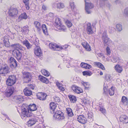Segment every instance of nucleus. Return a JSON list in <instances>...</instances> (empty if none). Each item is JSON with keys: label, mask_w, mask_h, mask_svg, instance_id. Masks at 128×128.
I'll list each match as a JSON object with an SVG mask.
<instances>
[{"label": "nucleus", "mask_w": 128, "mask_h": 128, "mask_svg": "<svg viewBox=\"0 0 128 128\" xmlns=\"http://www.w3.org/2000/svg\"><path fill=\"white\" fill-rule=\"evenodd\" d=\"M36 105L34 104H30L28 106V108H24L23 109H22V112L20 114L22 118L25 120L27 118L32 116V114L29 112V110L31 111H34L36 110Z\"/></svg>", "instance_id": "f257e3e1"}, {"label": "nucleus", "mask_w": 128, "mask_h": 128, "mask_svg": "<svg viewBox=\"0 0 128 128\" xmlns=\"http://www.w3.org/2000/svg\"><path fill=\"white\" fill-rule=\"evenodd\" d=\"M84 1L86 12L88 14H90L92 12L91 9L94 8V5L88 0H84Z\"/></svg>", "instance_id": "f03ea898"}, {"label": "nucleus", "mask_w": 128, "mask_h": 128, "mask_svg": "<svg viewBox=\"0 0 128 128\" xmlns=\"http://www.w3.org/2000/svg\"><path fill=\"white\" fill-rule=\"evenodd\" d=\"M16 80V77L15 76H10L6 80V84L7 86H11L15 84Z\"/></svg>", "instance_id": "7ed1b4c3"}, {"label": "nucleus", "mask_w": 128, "mask_h": 128, "mask_svg": "<svg viewBox=\"0 0 128 128\" xmlns=\"http://www.w3.org/2000/svg\"><path fill=\"white\" fill-rule=\"evenodd\" d=\"M54 118L55 119L58 120H62L64 119V116L63 113L60 111L58 110L55 112Z\"/></svg>", "instance_id": "20e7f679"}, {"label": "nucleus", "mask_w": 128, "mask_h": 128, "mask_svg": "<svg viewBox=\"0 0 128 128\" xmlns=\"http://www.w3.org/2000/svg\"><path fill=\"white\" fill-rule=\"evenodd\" d=\"M18 13V11L16 8L11 7L8 12L9 15L11 17L16 16Z\"/></svg>", "instance_id": "39448f33"}, {"label": "nucleus", "mask_w": 128, "mask_h": 128, "mask_svg": "<svg viewBox=\"0 0 128 128\" xmlns=\"http://www.w3.org/2000/svg\"><path fill=\"white\" fill-rule=\"evenodd\" d=\"M24 80L26 82H28L31 81V75L28 72H24L23 73Z\"/></svg>", "instance_id": "423d86ee"}, {"label": "nucleus", "mask_w": 128, "mask_h": 128, "mask_svg": "<svg viewBox=\"0 0 128 128\" xmlns=\"http://www.w3.org/2000/svg\"><path fill=\"white\" fill-rule=\"evenodd\" d=\"M14 90V88L13 86L8 87L6 89L5 92L6 96L9 97L12 95Z\"/></svg>", "instance_id": "0eeeda50"}, {"label": "nucleus", "mask_w": 128, "mask_h": 128, "mask_svg": "<svg viewBox=\"0 0 128 128\" xmlns=\"http://www.w3.org/2000/svg\"><path fill=\"white\" fill-rule=\"evenodd\" d=\"M50 48L53 50L60 51L62 48L58 46L57 44L52 43H50L49 45Z\"/></svg>", "instance_id": "6e6552de"}, {"label": "nucleus", "mask_w": 128, "mask_h": 128, "mask_svg": "<svg viewBox=\"0 0 128 128\" xmlns=\"http://www.w3.org/2000/svg\"><path fill=\"white\" fill-rule=\"evenodd\" d=\"M11 47L12 48L14 49V50H18L23 51L24 48L19 44H16L11 45Z\"/></svg>", "instance_id": "1a4fd4ad"}, {"label": "nucleus", "mask_w": 128, "mask_h": 128, "mask_svg": "<svg viewBox=\"0 0 128 128\" xmlns=\"http://www.w3.org/2000/svg\"><path fill=\"white\" fill-rule=\"evenodd\" d=\"M22 51L18 50H13L12 54L18 60L20 59L22 56Z\"/></svg>", "instance_id": "9d476101"}, {"label": "nucleus", "mask_w": 128, "mask_h": 128, "mask_svg": "<svg viewBox=\"0 0 128 128\" xmlns=\"http://www.w3.org/2000/svg\"><path fill=\"white\" fill-rule=\"evenodd\" d=\"M119 120L123 124L128 123V117L125 115H121L119 118Z\"/></svg>", "instance_id": "9b49d317"}, {"label": "nucleus", "mask_w": 128, "mask_h": 128, "mask_svg": "<svg viewBox=\"0 0 128 128\" xmlns=\"http://www.w3.org/2000/svg\"><path fill=\"white\" fill-rule=\"evenodd\" d=\"M77 120L80 123L85 124L86 122V119L84 115H80L78 116Z\"/></svg>", "instance_id": "f8f14e48"}, {"label": "nucleus", "mask_w": 128, "mask_h": 128, "mask_svg": "<svg viewBox=\"0 0 128 128\" xmlns=\"http://www.w3.org/2000/svg\"><path fill=\"white\" fill-rule=\"evenodd\" d=\"M72 89L74 92L79 94L82 92V90L80 88L76 85H73L72 87Z\"/></svg>", "instance_id": "ddd939ff"}, {"label": "nucleus", "mask_w": 128, "mask_h": 128, "mask_svg": "<svg viewBox=\"0 0 128 128\" xmlns=\"http://www.w3.org/2000/svg\"><path fill=\"white\" fill-rule=\"evenodd\" d=\"M36 96L38 98L41 100H44L46 99L47 95L44 93L40 92L36 94Z\"/></svg>", "instance_id": "4468645a"}, {"label": "nucleus", "mask_w": 128, "mask_h": 128, "mask_svg": "<svg viewBox=\"0 0 128 128\" xmlns=\"http://www.w3.org/2000/svg\"><path fill=\"white\" fill-rule=\"evenodd\" d=\"M9 72L8 67L7 66L2 67L0 68V74H1L4 76Z\"/></svg>", "instance_id": "2eb2a0df"}, {"label": "nucleus", "mask_w": 128, "mask_h": 128, "mask_svg": "<svg viewBox=\"0 0 128 128\" xmlns=\"http://www.w3.org/2000/svg\"><path fill=\"white\" fill-rule=\"evenodd\" d=\"M9 61L10 64V66L15 68L17 66V62L13 58L10 57L9 60Z\"/></svg>", "instance_id": "dca6fc26"}, {"label": "nucleus", "mask_w": 128, "mask_h": 128, "mask_svg": "<svg viewBox=\"0 0 128 128\" xmlns=\"http://www.w3.org/2000/svg\"><path fill=\"white\" fill-rule=\"evenodd\" d=\"M34 52L35 54L37 56H39L42 54L41 49L40 47L38 46L36 47L34 49Z\"/></svg>", "instance_id": "f3484780"}, {"label": "nucleus", "mask_w": 128, "mask_h": 128, "mask_svg": "<svg viewBox=\"0 0 128 128\" xmlns=\"http://www.w3.org/2000/svg\"><path fill=\"white\" fill-rule=\"evenodd\" d=\"M87 32L88 34H92L94 33L93 30L90 23H88L87 24Z\"/></svg>", "instance_id": "a211bd4d"}, {"label": "nucleus", "mask_w": 128, "mask_h": 128, "mask_svg": "<svg viewBox=\"0 0 128 128\" xmlns=\"http://www.w3.org/2000/svg\"><path fill=\"white\" fill-rule=\"evenodd\" d=\"M37 122L36 119L32 118L30 119L27 123L28 126H30L34 125Z\"/></svg>", "instance_id": "6ab92c4d"}, {"label": "nucleus", "mask_w": 128, "mask_h": 128, "mask_svg": "<svg viewBox=\"0 0 128 128\" xmlns=\"http://www.w3.org/2000/svg\"><path fill=\"white\" fill-rule=\"evenodd\" d=\"M82 44L83 47L87 50L90 51L91 50V47L86 42L82 43Z\"/></svg>", "instance_id": "aec40b11"}, {"label": "nucleus", "mask_w": 128, "mask_h": 128, "mask_svg": "<svg viewBox=\"0 0 128 128\" xmlns=\"http://www.w3.org/2000/svg\"><path fill=\"white\" fill-rule=\"evenodd\" d=\"M114 68L116 71L118 73H121L123 69L122 66L118 64H116Z\"/></svg>", "instance_id": "412c9836"}, {"label": "nucleus", "mask_w": 128, "mask_h": 128, "mask_svg": "<svg viewBox=\"0 0 128 128\" xmlns=\"http://www.w3.org/2000/svg\"><path fill=\"white\" fill-rule=\"evenodd\" d=\"M105 46L109 45L112 42L111 40L108 37L106 38L102 39Z\"/></svg>", "instance_id": "4be33fe9"}, {"label": "nucleus", "mask_w": 128, "mask_h": 128, "mask_svg": "<svg viewBox=\"0 0 128 128\" xmlns=\"http://www.w3.org/2000/svg\"><path fill=\"white\" fill-rule=\"evenodd\" d=\"M56 7L58 10H60V9L64 8L65 7L64 4L61 2H58L55 4Z\"/></svg>", "instance_id": "5701e85b"}, {"label": "nucleus", "mask_w": 128, "mask_h": 128, "mask_svg": "<svg viewBox=\"0 0 128 128\" xmlns=\"http://www.w3.org/2000/svg\"><path fill=\"white\" fill-rule=\"evenodd\" d=\"M100 5L101 7H103L104 6L106 3V5L109 7L110 6V4L108 3L107 1V0H100Z\"/></svg>", "instance_id": "b1692460"}, {"label": "nucleus", "mask_w": 128, "mask_h": 128, "mask_svg": "<svg viewBox=\"0 0 128 128\" xmlns=\"http://www.w3.org/2000/svg\"><path fill=\"white\" fill-rule=\"evenodd\" d=\"M27 18V15L25 12H24L21 14L19 16L18 21H20L22 19H26Z\"/></svg>", "instance_id": "393cba45"}, {"label": "nucleus", "mask_w": 128, "mask_h": 128, "mask_svg": "<svg viewBox=\"0 0 128 128\" xmlns=\"http://www.w3.org/2000/svg\"><path fill=\"white\" fill-rule=\"evenodd\" d=\"M24 94L27 96H30L32 94V91L27 88L24 90Z\"/></svg>", "instance_id": "a878e982"}, {"label": "nucleus", "mask_w": 128, "mask_h": 128, "mask_svg": "<svg viewBox=\"0 0 128 128\" xmlns=\"http://www.w3.org/2000/svg\"><path fill=\"white\" fill-rule=\"evenodd\" d=\"M56 27L58 30H60V31L65 32L66 31V27L61 24L60 25H58V26H57Z\"/></svg>", "instance_id": "bb28decb"}, {"label": "nucleus", "mask_w": 128, "mask_h": 128, "mask_svg": "<svg viewBox=\"0 0 128 128\" xmlns=\"http://www.w3.org/2000/svg\"><path fill=\"white\" fill-rule=\"evenodd\" d=\"M3 41L5 46L6 47H8L10 46V43L9 42L7 36H5L4 38Z\"/></svg>", "instance_id": "cd10ccee"}, {"label": "nucleus", "mask_w": 128, "mask_h": 128, "mask_svg": "<svg viewBox=\"0 0 128 128\" xmlns=\"http://www.w3.org/2000/svg\"><path fill=\"white\" fill-rule=\"evenodd\" d=\"M121 103L124 105H127L128 103V101L127 98L125 96H123L122 98Z\"/></svg>", "instance_id": "c85d7f7f"}, {"label": "nucleus", "mask_w": 128, "mask_h": 128, "mask_svg": "<svg viewBox=\"0 0 128 128\" xmlns=\"http://www.w3.org/2000/svg\"><path fill=\"white\" fill-rule=\"evenodd\" d=\"M39 80L43 82L48 84V79L44 77L40 76H39Z\"/></svg>", "instance_id": "c756f323"}, {"label": "nucleus", "mask_w": 128, "mask_h": 128, "mask_svg": "<svg viewBox=\"0 0 128 128\" xmlns=\"http://www.w3.org/2000/svg\"><path fill=\"white\" fill-rule=\"evenodd\" d=\"M96 66H98L103 70H104L105 68L103 64L100 62H96L94 63Z\"/></svg>", "instance_id": "7c9ffc66"}, {"label": "nucleus", "mask_w": 128, "mask_h": 128, "mask_svg": "<svg viewBox=\"0 0 128 128\" xmlns=\"http://www.w3.org/2000/svg\"><path fill=\"white\" fill-rule=\"evenodd\" d=\"M23 44L25 45L28 49H30L32 47V45L27 40H25L22 42Z\"/></svg>", "instance_id": "2f4dec72"}, {"label": "nucleus", "mask_w": 128, "mask_h": 128, "mask_svg": "<svg viewBox=\"0 0 128 128\" xmlns=\"http://www.w3.org/2000/svg\"><path fill=\"white\" fill-rule=\"evenodd\" d=\"M68 96L70 102L72 103H74L76 102V99L75 96L72 95H69Z\"/></svg>", "instance_id": "473e14b6"}, {"label": "nucleus", "mask_w": 128, "mask_h": 128, "mask_svg": "<svg viewBox=\"0 0 128 128\" xmlns=\"http://www.w3.org/2000/svg\"><path fill=\"white\" fill-rule=\"evenodd\" d=\"M34 24L36 27L37 28L38 30L40 31L42 28V26L40 23L37 21H36L34 22Z\"/></svg>", "instance_id": "72a5a7b5"}, {"label": "nucleus", "mask_w": 128, "mask_h": 128, "mask_svg": "<svg viewBox=\"0 0 128 128\" xmlns=\"http://www.w3.org/2000/svg\"><path fill=\"white\" fill-rule=\"evenodd\" d=\"M80 65L82 67L87 69H89L92 67L90 65L86 63H82L80 64Z\"/></svg>", "instance_id": "f704fd0d"}, {"label": "nucleus", "mask_w": 128, "mask_h": 128, "mask_svg": "<svg viewBox=\"0 0 128 128\" xmlns=\"http://www.w3.org/2000/svg\"><path fill=\"white\" fill-rule=\"evenodd\" d=\"M56 85L59 89L61 91H64L65 90V88L63 87V85L58 82H56Z\"/></svg>", "instance_id": "c9c22d12"}, {"label": "nucleus", "mask_w": 128, "mask_h": 128, "mask_svg": "<svg viewBox=\"0 0 128 128\" xmlns=\"http://www.w3.org/2000/svg\"><path fill=\"white\" fill-rule=\"evenodd\" d=\"M50 108L54 112L57 106L56 104L54 102H52L50 103Z\"/></svg>", "instance_id": "e433bc0d"}, {"label": "nucleus", "mask_w": 128, "mask_h": 128, "mask_svg": "<svg viewBox=\"0 0 128 128\" xmlns=\"http://www.w3.org/2000/svg\"><path fill=\"white\" fill-rule=\"evenodd\" d=\"M42 28L43 33L46 35H48V33L47 30V28L46 25L44 24H43L42 26Z\"/></svg>", "instance_id": "4c0bfd02"}, {"label": "nucleus", "mask_w": 128, "mask_h": 128, "mask_svg": "<svg viewBox=\"0 0 128 128\" xmlns=\"http://www.w3.org/2000/svg\"><path fill=\"white\" fill-rule=\"evenodd\" d=\"M66 110L67 114L68 116H72L73 115V114L72 110L69 108H67Z\"/></svg>", "instance_id": "58836bf2"}, {"label": "nucleus", "mask_w": 128, "mask_h": 128, "mask_svg": "<svg viewBox=\"0 0 128 128\" xmlns=\"http://www.w3.org/2000/svg\"><path fill=\"white\" fill-rule=\"evenodd\" d=\"M114 88L113 86L110 88L108 91L109 94L111 96L114 95Z\"/></svg>", "instance_id": "ea45409f"}, {"label": "nucleus", "mask_w": 128, "mask_h": 128, "mask_svg": "<svg viewBox=\"0 0 128 128\" xmlns=\"http://www.w3.org/2000/svg\"><path fill=\"white\" fill-rule=\"evenodd\" d=\"M42 74L46 76H49L50 75V73L47 70H42L41 71Z\"/></svg>", "instance_id": "a19ab883"}, {"label": "nucleus", "mask_w": 128, "mask_h": 128, "mask_svg": "<svg viewBox=\"0 0 128 128\" xmlns=\"http://www.w3.org/2000/svg\"><path fill=\"white\" fill-rule=\"evenodd\" d=\"M23 33H24L25 34H27L29 31L28 26H24L23 28Z\"/></svg>", "instance_id": "79ce46f5"}, {"label": "nucleus", "mask_w": 128, "mask_h": 128, "mask_svg": "<svg viewBox=\"0 0 128 128\" xmlns=\"http://www.w3.org/2000/svg\"><path fill=\"white\" fill-rule=\"evenodd\" d=\"M116 28L118 31L120 32L122 30V26L120 24H117L116 25Z\"/></svg>", "instance_id": "37998d69"}, {"label": "nucleus", "mask_w": 128, "mask_h": 128, "mask_svg": "<svg viewBox=\"0 0 128 128\" xmlns=\"http://www.w3.org/2000/svg\"><path fill=\"white\" fill-rule=\"evenodd\" d=\"M14 98L15 99L17 100V102H21L23 100L22 97L20 96H16L14 97Z\"/></svg>", "instance_id": "c03bdc74"}, {"label": "nucleus", "mask_w": 128, "mask_h": 128, "mask_svg": "<svg viewBox=\"0 0 128 128\" xmlns=\"http://www.w3.org/2000/svg\"><path fill=\"white\" fill-rule=\"evenodd\" d=\"M23 2L26 6V9L28 10L29 9L30 7L28 6L29 4V0H23Z\"/></svg>", "instance_id": "a18cd8bd"}, {"label": "nucleus", "mask_w": 128, "mask_h": 128, "mask_svg": "<svg viewBox=\"0 0 128 128\" xmlns=\"http://www.w3.org/2000/svg\"><path fill=\"white\" fill-rule=\"evenodd\" d=\"M84 76L87 75L90 76L92 74V73L90 71H84L82 72Z\"/></svg>", "instance_id": "49530a36"}, {"label": "nucleus", "mask_w": 128, "mask_h": 128, "mask_svg": "<svg viewBox=\"0 0 128 128\" xmlns=\"http://www.w3.org/2000/svg\"><path fill=\"white\" fill-rule=\"evenodd\" d=\"M32 42L36 46H38V45L39 44V41L37 38H35L33 40H32Z\"/></svg>", "instance_id": "de8ad7c7"}, {"label": "nucleus", "mask_w": 128, "mask_h": 128, "mask_svg": "<svg viewBox=\"0 0 128 128\" xmlns=\"http://www.w3.org/2000/svg\"><path fill=\"white\" fill-rule=\"evenodd\" d=\"M55 23L56 24V26H58V25H60L61 24V22L60 21V18H56L55 21Z\"/></svg>", "instance_id": "09e8293b"}, {"label": "nucleus", "mask_w": 128, "mask_h": 128, "mask_svg": "<svg viewBox=\"0 0 128 128\" xmlns=\"http://www.w3.org/2000/svg\"><path fill=\"white\" fill-rule=\"evenodd\" d=\"M102 39L106 38H108V35L107 32L106 30L104 31L102 35Z\"/></svg>", "instance_id": "8fccbe9b"}, {"label": "nucleus", "mask_w": 128, "mask_h": 128, "mask_svg": "<svg viewBox=\"0 0 128 128\" xmlns=\"http://www.w3.org/2000/svg\"><path fill=\"white\" fill-rule=\"evenodd\" d=\"M66 24L68 28L71 27L72 25V22L68 20H67L66 21Z\"/></svg>", "instance_id": "3c124183"}, {"label": "nucleus", "mask_w": 128, "mask_h": 128, "mask_svg": "<svg viewBox=\"0 0 128 128\" xmlns=\"http://www.w3.org/2000/svg\"><path fill=\"white\" fill-rule=\"evenodd\" d=\"M88 118L90 119H92L93 118V113L91 112H88Z\"/></svg>", "instance_id": "603ef678"}, {"label": "nucleus", "mask_w": 128, "mask_h": 128, "mask_svg": "<svg viewBox=\"0 0 128 128\" xmlns=\"http://www.w3.org/2000/svg\"><path fill=\"white\" fill-rule=\"evenodd\" d=\"M114 30V28L112 26H109L108 28V31L110 33H112Z\"/></svg>", "instance_id": "864d4df0"}, {"label": "nucleus", "mask_w": 128, "mask_h": 128, "mask_svg": "<svg viewBox=\"0 0 128 128\" xmlns=\"http://www.w3.org/2000/svg\"><path fill=\"white\" fill-rule=\"evenodd\" d=\"M119 58L118 57H114L113 58H112V61L114 62H117L119 60Z\"/></svg>", "instance_id": "5fc2aeb1"}, {"label": "nucleus", "mask_w": 128, "mask_h": 128, "mask_svg": "<svg viewBox=\"0 0 128 128\" xmlns=\"http://www.w3.org/2000/svg\"><path fill=\"white\" fill-rule=\"evenodd\" d=\"M106 50L107 52V54L108 55H110L111 52V50L110 48L108 47L107 46L106 48Z\"/></svg>", "instance_id": "6e6d98bb"}, {"label": "nucleus", "mask_w": 128, "mask_h": 128, "mask_svg": "<svg viewBox=\"0 0 128 128\" xmlns=\"http://www.w3.org/2000/svg\"><path fill=\"white\" fill-rule=\"evenodd\" d=\"M70 6L72 10H74L75 7L74 3L73 2H70Z\"/></svg>", "instance_id": "4d7b16f0"}, {"label": "nucleus", "mask_w": 128, "mask_h": 128, "mask_svg": "<svg viewBox=\"0 0 128 128\" xmlns=\"http://www.w3.org/2000/svg\"><path fill=\"white\" fill-rule=\"evenodd\" d=\"M7 30L8 31V33L9 34H12L14 36L16 34L13 31L11 30L10 29H7Z\"/></svg>", "instance_id": "13d9d810"}, {"label": "nucleus", "mask_w": 128, "mask_h": 128, "mask_svg": "<svg viewBox=\"0 0 128 128\" xmlns=\"http://www.w3.org/2000/svg\"><path fill=\"white\" fill-rule=\"evenodd\" d=\"M100 110L104 114L106 112L105 109L103 108H100Z\"/></svg>", "instance_id": "bf43d9fd"}, {"label": "nucleus", "mask_w": 128, "mask_h": 128, "mask_svg": "<svg viewBox=\"0 0 128 128\" xmlns=\"http://www.w3.org/2000/svg\"><path fill=\"white\" fill-rule=\"evenodd\" d=\"M69 46V45H68L67 44H65L64 46H60V47H61L62 48L61 49V50L62 49L65 50Z\"/></svg>", "instance_id": "052dcab7"}, {"label": "nucleus", "mask_w": 128, "mask_h": 128, "mask_svg": "<svg viewBox=\"0 0 128 128\" xmlns=\"http://www.w3.org/2000/svg\"><path fill=\"white\" fill-rule=\"evenodd\" d=\"M124 14L126 16H128V8H126L125 9Z\"/></svg>", "instance_id": "680f3d73"}, {"label": "nucleus", "mask_w": 128, "mask_h": 128, "mask_svg": "<svg viewBox=\"0 0 128 128\" xmlns=\"http://www.w3.org/2000/svg\"><path fill=\"white\" fill-rule=\"evenodd\" d=\"M106 78L108 81H109L111 78V76L110 75L106 74Z\"/></svg>", "instance_id": "e2e57ef3"}, {"label": "nucleus", "mask_w": 128, "mask_h": 128, "mask_svg": "<svg viewBox=\"0 0 128 128\" xmlns=\"http://www.w3.org/2000/svg\"><path fill=\"white\" fill-rule=\"evenodd\" d=\"M121 1L120 0H116L114 2V3L116 4H119L120 3Z\"/></svg>", "instance_id": "0e129e2a"}, {"label": "nucleus", "mask_w": 128, "mask_h": 128, "mask_svg": "<svg viewBox=\"0 0 128 128\" xmlns=\"http://www.w3.org/2000/svg\"><path fill=\"white\" fill-rule=\"evenodd\" d=\"M54 100L56 102H59L60 101L59 98L57 97H56L55 98H54Z\"/></svg>", "instance_id": "69168bd1"}, {"label": "nucleus", "mask_w": 128, "mask_h": 128, "mask_svg": "<svg viewBox=\"0 0 128 128\" xmlns=\"http://www.w3.org/2000/svg\"><path fill=\"white\" fill-rule=\"evenodd\" d=\"M48 15L49 17L52 18L54 16V14L52 13H50L48 14Z\"/></svg>", "instance_id": "338daca9"}, {"label": "nucleus", "mask_w": 128, "mask_h": 128, "mask_svg": "<svg viewBox=\"0 0 128 128\" xmlns=\"http://www.w3.org/2000/svg\"><path fill=\"white\" fill-rule=\"evenodd\" d=\"M83 102L84 104H86L88 103V101L86 99H85L83 100Z\"/></svg>", "instance_id": "774afa93"}]
</instances>
